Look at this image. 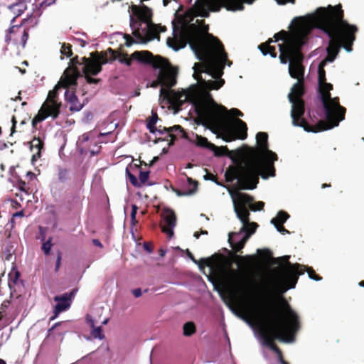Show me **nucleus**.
Returning a JSON list of instances; mask_svg holds the SVG:
<instances>
[{"label":"nucleus","mask_w":364,"mask_h":364,"mask_svg":"<svg viewBox=\"0 0 364 364\" xmlns=\"http://www.w3.org/2000/svg\"><path fill=\"white\" fill-rule=\"evenodd\" d=\"M149 176V171H139V182L141 184V186L147 181Z\"/></svg>","instance_id":"47"},{"label":"nucleus","mask_w":364,"mask_h":364,"mask_svg":"<svg viewBox=\"0 0 364 364\" xmlns=\"http://www.w3.org/2000/svg\"><path fill=\"white\" fill-rule=\"evenodd\" d=\"M70 64L71 65L65 70L60 80V85H62L63 88L77 86V80L81 76V73L77 68V65H83L82 60L80 61L78 56H75L70 59Z\"/></svg>","instance_id":"14"},{"label":"nucleus","mask_w":364,"mask_h":364,"mask_svg":"<svg viewBox=\"0 0 364 364\" xmlns=\"http://www.w3.org/2000/svg\"><path fill=\"white\" fill-rule=\"evenodd\" d=\"M203 125L212 130L221 132L222 138L230 142L235 139H245L247 136V127L245 122L234 118L230 122L225 107L216 103L208 105L201 102L198 106Z\"/></svg>","instance_id":"6"},{"label":"nucleus","mask_w":364,"mask_h":364,"mask_svg":"<svg viewBox=\"0 0 364 364\" xmlns=\"http://www.w3.org/2000/svg\"><path fill=\"white\" fill-rule=\"evenodd\" d=\"M137 210L138 208L136 205L134 204L132 205L131 220L133 225H134L136 223V215L137 213Z\"/></svg>","instance_id":"51"},{"label":"nucleus","mask_w":364,"mask_h":364,"mask_svg":"<svg viewBox=\"0 0 364 364\" xmlns=\"http://www.w3.org/2000/svg\"><path fill=\"white\" fill-rule=\"evenodd\" d=\"M277 230L282 234L284 235L286 233H289V232L283 226V224H277L274 225Z\"/></svg>","instance_id":"56"},{"label":"nucleus","mask_w":364,"mask_h":364,"mask_svg":"<svg viewBox=\"0 0 364 364\" xmlns=\"http://www.w3.org/2000/svg\"><path fill=\"white\" fill-rule=\"evenodd\" d=\"M105 52H107V54L108 53L111 54L110 61L117 59L121 63H124L127 66H130L132 65L133 59L132 58V55L129 58L127 53H117L111 48H109Z\"/></svg>","instance_id":"27"},{"label":"nucleus","mask_w":364,"mask_h":364,"mask_svg":"<svg viewBox=\"0 0 364 364\" xmlns=\"http://www.w3.org/2000/svg\"><path fill=\"white\" fill-rule=\"evenodd\" d=\"M180 48L188 44L197 58L203 63H196L193 77L202 87L203 85L201 73H205L212 77H218L223 74V69L227 64L230 66L232 62L228 58V54L222 42L213 35L207 33L205 36L194 24L185 27L180 32Z\"/></svg>","instance_id":"2"},{"label":"nucleus","mask_w":364,"mask_h":364,"mask_svg":"<svg viewBox=\"0 0 364 364\" xmlns=\"http://www.w3.org/2000/svg\"><path fill=\"white\" fill-rule=\"evenodd\" d=\"M304 272H307L308 274H309V277L311 279H314L315 281H320L321 280L322 277L317 275L314 271V269L312 268V267H306L305 266H304Z\"/></svg>","instance_id":"44"},{"label":"nucleus","mask_w":364,"mask_h":364,"mask_svg":"<svg viewBox=\"0 0 364 364\" xmlns=\"http://www.w3.org/2000/svg\"><path fill=\"white\" fill-rule=\"evenodd\" d=\"M304 93V85L302 83L297 82L294 85L291 92L288 95L289 102L292 104L291 110V117L292 124L295 127H300L308 132H319L331 129L336 126L333 122L328 120H320L316 125H310L304 118L305 112V103L302 100Z\"/></svg>","instance_id":"8"},{"label":"nucleus","mask_w":364,"mask_h":364,"mask_svg":"<svg viewBox=\"0 0 364 364\" xmlns=\"http://www.w3.org/2000/svg\"><path fill=\"white\" fill-rule=\"evenodd\" d=\"M62 259V253L60 251H58L57 252V258L55 262V271L57 272L60 267Z\"/></svg>","instance_id":"53"},{"label":"nucleus","mask_w":364,"mask_h":364,"mask_svg":"<svg viewBox=\"0 0 364 364\" xmlns=\"http://www.w3.org/2000/svg\"><path fill=\"white\" fill-rule=\"evenodd\" d=\"M196 144L197 146L206 148L210 151L216 149V146L210 142L206 137L197 135Z\"/></svg>","instance_id":"31"},{"label":"nucleus","mask_w":364,"mask_h":364,"mask_svg":"<svg viewBox=\"0 0 364 364\" xmlns=\"http://www.w3.org/2000/svg\"><path fill=\"white\" fill-rule=\"evenodd\" d=\"M157 120H158L157 114L156 112L152 113L151 117L149 118V119L148 120L147 124H146V127L151 133H153V134L156 133V124L157 122Z\"/></svg>","instance_id":"37"},{"label":"nucleus","mask_w":364,"mask_h":364,"mask_svg":"<svg viewBox=\"0 0 364 364\" xmlns=\"http://www.w3.org/2000/svg\"><path fill=\"white\" fill-rule=\"evenodd\" d=\"M30 149L33 151L36 149V152L33 154L31 161L33 164L41 157V151L44 149V141L40 137H34L30 141Z\"/></svg>","instance_id":"26"},{"label":"nucleus","mask_w":364,"mask_h":364,"mask_svg":"<svg viewBox=\"0 0 364 364\" xmlns=\"http://www.w3.org/2000/svg\"><path fill=\"white\" fill-rule=\"evenodd\" d=\"M21 26H12L7 30V34L6 35V41H11L10 34L16 32H21Z\"/></svg>","instance_id":"46"},{"label":"nucleus","mask_w":364,"mask_h":364,"mask_svg":"<svg viewBox=\"0 0 364 364\" xmlns=\"http://www.w3.org/2000/svg\"><path fill=\"white\" fill-rule=\"evenodd\" d=\"M194 8L198 16L201 17H208L209 12L207 9V5L203 0H196Z\"/></svg>","instance_id":"29"},{"label":"nucleus","mask_w":364,"mask_h":364,"mask_svg":"<svg viewBox=\"0 0 364 364\" xmlns=\"http://www.w3.org/2000/svg\"><path fill=\"white\" fill-rule=\"evenodd\" d=\"M176 98L175 99L173 96L172 97V100L171 105L176 109H180L181 107L186 102H191L195 112L203 124V119L200 116V111L198 109V106L201 102H205L208 105L216 103V102L212 97V95L208 92H206L203 96H199V93L196 91H183V92H176Z\"/></svg>","instance_id":"11"},{"label":"nucleus","mask_w":364,"mask_h":364,"mask_svg":"<svg viewBox=\"0 0 364 364\" xmlns=\"http://www.w3.org/2000/svg\"><path fill=\"white\" fill-rule=\"evenodd\" d=\"M257 252L259 254V255H262L267 257H269L271 256V252L267 250V249H264V250H257Z\"/></svg>","instance_id":"61"},{"label":"nucleus","mask_w":364,"mask_h":364,"mask_svg":"<svg viewBox=\"0 0 364 364\" xmlns=\"http://www.w3.org/2000/svg\"><path fill=\"white\" fill-rule=\"evenodd\" d=\"M60 53L62 55L70 57L73 55L72 46L70 43H63L61 46Z\"/></svg>","instance_id":"42"},{"label":"nucleus","mask_w":364,"mask_h":364,"mask_svg":"<svg viewBox=\"0 0 364 364\" xmlns=\"http://www.w3.org/2000/svg\"><path fill=\"white\" fill-rule=\"evenodd\" d=\"M126 174H127V176L128 178V179L129 180L130 183L135 187H141V184L139 183L138 179L136 178V177L132 174L131 172H130V170H129V167H127L126 168Z\"/></svg>","instance_id":"41"},{"label":"nucleus","mask_w":364,"mask_h":364,"mask_svg":"<svg viewBox=\"0 0 364 364\" xmlns=\"http://www.w3.org/2000/svg\"><path fill=\"white\" fill-rule=\"evenodd\" d=\"M132 294L136 298H138L141 296V289L140 288L134 289Z\"/></svg>","instance_id":"63"},{"label":"nucleus","mask_w":364,"mask_h":364,"mask_svg":"<svg viewBox=\"0 0 364 364\" xmlns=\"http://www.w3.org/2000/svg\"><path fill=\"white\" fill-rule=\"evenodd\" d=\"M92 329V335L94 338H98L100 339H102L104 338L101 326L94 327Z\"/></svg>","instance_id":"49"},{"label":"nucleus","mask_w":364,"mask_h":364,"mask_svg":"<svg viewBox=\"0 0 364 364\" xmlns=\"http://www.w3.org/2000/svg\"><path fill=\"white\" fill-rule=\"evenodd\" d=\"M9 9L18 16L26 9V4L25 1H21L10 5Z\"/></svg>","instance_id":"34"},{"label":"nucleus","mask_w":364,"mask_h":364,"mask_svg":"<svg viewBox=\"0 0 364 364\" xmlns=\"http://www.w3.org/2000/svg\"><path fill=\"white\" fill-rule=\"evenodd\" d=\"M164 223L161 225V230L166 233L168 238L173 235V228L176 225V216L173 210L171 209H164L161 214Z\"/></svg>","instance_id":"17"},{"label":"nucleus","mask_w":364,"mask_h":364,"mask_svg":"<svg viewBox=\"0 0 364 364\" xmlns=\"http://www.w3.org/2000/svg\"><path fill=\"white\" fill-rule=\"evenodd\" d=\"M65 95V98L70 103V110L71 112H78L82 108V105L79 102L74 92L70 93L69 91L67 90Z\"/></svg>","instance_id":"28"},{"label":"nucleus","mask_w":364,"mask_h":364,"mask_svg":"<svg viewBox=\"0 0 364 364\" xmlns=\"http://www.w3.org/2000/svg\"><path fill=\"white\" fill-rule=\"evenodd\" d=\"M311 23L301 18L298 20L292 35H289V32L282 30L274 34V40L269 38L267 42L261 43L258 48L264 55L269 54L272 58H276V48L270 45L272 42L283 41L282 43L278 45L280 54H282V50L287 52L290 44H293L296 48H301L307 42L308 36L311 33Z\"/></svg>","instance_id":"7"},{"label":"nucleus","mask_w":364,"mask_h":364,"mask_svg":"<svg viewBox=\"0 0 364 364\" xmlns=\"http://www.w3.org/2000/svg\"><path fill=\"white\" fill-rule=\"evenodd\" d=\"M337 55L331 54V53H327V56L320 63L323 65H326L328 62H333Z\"/></svg>","instance_id":"52"},{"label":"nucleus","mask_w":364,"mask_h":364,"mask_svg":"<svg viewBox=\"0 0 364 364\" xmlns=\"http://www.w3.org/2000/svg\"><path fill=\"white\" fill-rule=\"evenodd\" d=\"M159 76L162 81V86L171 88L176 84V74L171 70V65L160 68Z\"/></svg>","instance_id":"20"},{"label":"nucleus","mask_w":364,"mask_h":364,"mask_svg":"<svg viewBox=\"0 0 364 364\" xmlns=\"http://www.w3.org/2000/svg\"><path fill=\"white\" fill-rule=\"evenodd\" d=\"M289 218V215L283 210L278 212L277 217L271 220V223L274 225L277 224H284Z\"/></svg>","instance_id":"35"},{"label":"nucleus","mask_w":364,"mask_h":364,"mask_svg":"<svg viewBox=\"0 0 364 364\" xmlns=\"http://www.w3.org/2000/svg\"><path fill=\"white\" fill-rule=\"evenodd\" d=\"M246 313L251 318L262 319L271 325L268 333L263 335L264 343L277 354L278 358L282 356V352L274 343V340L291 342L300 328L299 316L288 301L280 297L276 301L263 302L256 309L247 307Z\"/></svg>","instance_id":"3"},{"label":"nucleus","mask_w":364,"mask_h":364,"mask_svg":"<svg viewBox=\"0 0 364 364\" xmlns=\"http://www.w3.org/2000/svg\"><path fill=\"white\" fill-rule=\"evenodd\" d=\"M74 296V291L70 293H65L62 296H55L54 301H57V304L54 308V315L50 317V320H54L63 311H65L70 306L72 298Z\"/></svg>","instance_id":"18"},{"label":"nucleus","mask_w":364,"mask_h":364,"mask_svg":"<svg viewBox=\"0 0 364 364\" xmlns=\"http://www.w3.org/2000/svg\"><path fill=\"white\" fill-rule=\"evenodd\" d=\"M85 75L86 82L88 84H97L100 81V80L98 78L92 77L90 76L91 75Z\"/></svg>","instance_id":"54"},{"label":"nucleus","mask_w":364,"mask_h":364,"mask_svg":"<svg viewBox=\"0 0 364 364\" xmlns=\"http://www.w3.org/2000/svg\"><path fill=\"white\" fill-rule=\"evenodd\" d=\"M132 11L137 16L138 19L146 23V25L150 24L152 22V11L150 8L146 6V5H142L139 7L136 5L132 6Z\"/></svg>","instance_id":"21"},{"label":"nucleus","mask_w":364,"mask_h":364,"mask_svg":"<svg viewBox=\"0 0 364 364\" xmlns=\"http://www.w3.org/2000/svg\"><path fill=\"white\" fill-rule=\"evenodd\" d=\"M52 247V237H49L46 242L43 243L41 249L46 255H48L50 253Z\"/></svg>","instance_id":"43"},{"label":"nucleus","mask_w":364,"mask_h":364,"mask_svg":"<svg viewBox=\"0 0 364 364\" xmlns=\"http://www.w3.org/2000/svg\"><path fill=\"white\" fill-rule=\"evenodd\" d=\"M11 122H12V127L11 129V135H13L16 132V123H17L15 116L12 117Z\"/></svg>","instance_id":"60"},{"label":"nucleus","mask_w":364,"mask_h":364,"mask_svg":"<svg viewBox=\"0 0 364 364\" xmlns=\"http://www.w3.org/2000/svg\"><path fill=\"white\" fill-rule=\"evenodd\" d=\"M289 258L290 256L285 255L275 259L277 263L281 265L279 269L277 283L282 288V292L294 288L299 276L304 274L303 265L298 263L291 264L289 262Z\"/></svg>","instance_id":"10"},{"label":"nucleus","mask_w":364,"mask_h":364,"mask_svg":"<svg viewBox=\"0 0 364 364\" xmlns=\"http://www.w3.org/2000/svg\"><path fill=\"white\" fill-rule=\"evenodd\" d=\"M188 181L190 183H194L195 185V189L197 188V186H198V182L197 181H193V179L191 178H188ZM196 190H190L188 193L187 192H183V191H176V194L178 196H186L188 194H191L195 192Z\"/></svg>","instance_id":"45"},{"label":"nucleus","mask_w":364,"mask_h":364,"mask_svg":"<svg viewBox=\"0 0 364 364\" xmlns=\"http://www.w3.org/2000/svg\"><path fill=\"white\" fill-rule=\"evenodd\" d=\"M256 140L257 148L245 146L243 151L236 152L242 161L235 166H230L225 173V181L232 183L237 179L241 190L256 188L259 176L264 179L275 176L274 162L278 157L268 148V134L258 132Z\"/></svg>","instance_id":"1"},{"label":"nucleus","mask_w":364,"mask_h":364,"mask_svg":"<svg viewBox=\"0 0 364 364\" xmlns=\"http://www.w3.org/2000/svg\"><path fill=\"white\" fill-rule=\"evenodd\" d=\"M216 263L217 259L214 257V256H212L210 257L200 259L198 262V265L200 268L208 267L213 269L216 265Z\"/></svg>","instance_id":"36"},{"label":"nucleus","mask_w":364,"mask_h":364,"mask_svg":"<svg viewBox=\"0 0 364 364\" xmlns=\"http://www.w3.org/2000/svg\"><path fill=\"white\" fill-rule=\"evenodd\" d=\"M67 206L70 210L80 209L82 208V203L80 196L75 195L73 196L70 200L67 201Z\"/></svg>","instance_id":"33"},{"label":"nucleus","mask_w":364,"mask_h":364,"mask_svg":"<svg viewBox=\"0 0 364 364\" xmlns=\"http://www.w3.org/2000/svg\"><path fill=\"white\" fill-rule=\"evenodd\" d=\"M159 85H161L162 86V81H161V79L159 75H158L157 79L154 80L151 82V87H154V88H156Z\"/></svg>","instance_id":"58"},{"label":"nucleus","mask_w":364,"mask_h":364,"mask_svg":"<svg viewBox=\"0 0 364 364\" xmlns=\"http://www.w3.org/2000/svg\"><path fill=\"white\" fill-rule=\"evenodd\" d=\"M86 320H87V323L90 326V327L92 328L95 327V322H94V320L92 318V316L87 315V317H86Z\"/></svg>","instance_id":"62"},{"label":"nucleus","mask_w":364,"mask_h":364,"mask_svg":"<svg viewBox=\"0 0 364 364\" xmlns=\"http://www.w3.org/2000/svg\"><path fill=\"white\" fill-rule=\"evenodd\" d=\"M176 92L171 90V88L164 87V86L160 90V97H162L164 100H166L169 104H171L172 100V97L176 99Z\"/></svg>","instance_id":"32"},{"label":"nucleus","mask_w":364,"mask_h":364,"mask_svg":"<svg viewBox=\"0 0 364 364\" xmlns=\"http://www.w3.org/2000/svg\"><path fill=\"white\" fill-rule=\"evenodd\" d=\"M311 23L329 37L327 53L337 55L342 47L347 52L352 50L358 29L356 26L349 24L344 19V12L341 4L318 8L316 14L311 17Z\"/></svg>","instance_id":"5"},{"label":"nucleus","mask_w":364,"mask_h":364,"mask_svg":"<svg viewBox=\"0 0 364 364\" xmlns=\"http://www.w3.org/2000/svg\"><path fill=\"white\" fill-rule=\"evenodd\" d=\"M58 179L61 183H65L69 179V171L65 168L60 167L58 172Z\"/></svg>","instance_id":"39"},{"label":"nucleus","mask_w":364,"mask_h":364,"mask_svg":"<svg viewBox=\"0 0 364 364\" xmlns=\"http://www.w3.org/2000/svg\"><path fill=\"white\" fill-rule=\"evenodd\" d=\"M304 56L301 53V48H296L293 44L289 46L287 52L282 51L279 55L282 63L286 64L289 61V72L291 77L300 80L304 75V68L301 65Z\"/></svg>","instance_id":"12"},{"label":"nucleus","mask_w":364,"mask_h":364,"mask_svg":"<svg viewBox=\"0 0 364 364\" xmlns=\"http://www.w3.org/2000/svg\"><path fill=\"white\" fill-rule=\"evenodd\" d=\"M124 38L126 40L125 46L127 47L131 46L136 41L128 34L124 35Z\"/></svg>","instance_id":"55"},{"label":"nucleus","mask_w":364,"mask_h":364,"mask_svg":"<svg viewBox=\"0 0 364 364\" xmlns=\"http://www.w3.org/2000/svg\"><path fill=\"white\" fill-rule=\"evenodd\" d=\"M62 87V85H60V82L58 85L55 87V89L50 91L48 95V97L46 100V102L43 105H46V107L48 108L50 111L57 110L58 114H60V109L61 107V102H58L57 100L58 98V92L57 90L58 87Z\"/></svg>","instance_id":"22"},{"label":"nucleus","mask_w":364,"mask_h":364,"mask_svg":"<svg viewBox=\"0 0 364 364\" xmlns=\"http://www.w3.org/2000/svg\"><path fill=\"white\" fill-rule=\"evenodd\" d=\"M55 1V0H50L49 1H48L47 0H43L41 4H40V7L42 8V9H44L53 4H54Z\"/></svg>","instance_id":"59"},{"label":"nucleus","mask_w":364,"mask_h":364,"mask_svg":"<svg viewBox=\"0 0 364 364\" xmlns=\"http://www.w3.org/2000/svg\"><path fill=\"white\" fill-rule=\"evenodd\" d=\"M278 4L284 5L287 3L294 4L295 0H276Z\"/></svg>","instance_id":"64"},{"label":"nucleus","mask_w":364,"mask_h":364,"mask_svg":"<svg viewBox=\"0 0 364 364\" xmlns=\"http://www.w3.org/2000/svg\"><path fill=\"white\" fill-rule=\"evenodd\" d=\"M228 112L233 116H237V117H242L243 116V113L237 108H232V109H230V111Z\"/></svg>","instance_id":"57"},{"label":"nucleus","mask_w":364,"mask_h":364,"mask_svg":"<svg viewBox=\"0 0 364 364\" xmlns=\"http://www.w3.org/2000/svg\"><path fill=\"white\" fill-rule=\"evenodd\" d=\"M221 76L218 77H214L215 80H209L203 81V85L202 89L203 90L201 94H199V96H203L206 92L210 93V90H218L221 87L223 86L225 83V80L220 78Z\"/></svg>","instance_id":"25"},{"label":"nucleus","mask_w":364,"mask_h":364,"mask_svg":"<svg viewBox=\"0 0 364 364\" xmlns=\"http://www.w3.org/2000/svg\"><path fill=\"white\" fill-rule=\"evenodd\" d=\"M325 65L319 63L318 68V93L321 101L326 119L338 126L340 122L345 119L346 109L340 105L339 97H331L330 91L333 85L326 82Z\"/></svg>","instance_id":"9"},{"label":"nucleus","mask_w":364,"mask_h":364,"mask_svg":"<svg viewBox=\"0 0 364 364\" xmlns=\"http://www.w3.org/2000/svg\"><path fill=\"white\" fill-rule=\"evenodd\" d=\"M28 29L24 28L22 32V35H21V41H20V43L23 46V47L25 46V45L28 41Z\"/></svg>","instance_id":"50"},{"label":"nucleus","mask_w":364,"mask_h":364,"mask_svg":"<svg viewBox=\"0 0 364 364\" xmlns=\"http://www.w3.org/2000/svg\"><path fill=\"white\" fill-rule=\"evenodd\" d=\"M46 105H42L38 114L32 119V126L36 127L37 124L41 122L48 117H51L53 119H56L59 116L57 110L50 111L46 107Z\"/></svg>","instance_id":"24"},{"label":"nucleus","mask_w":364,"mask_h":364,"mask_svg":"<svg viewBox=\"0 0 364 364\" xmlns=\"http://www.w3.org/2000/svg\"><path fill=\"white\" fill-rule=\"evenodd\" d=\"M132 58L139 63L151 64L155 69L170 66V63L167 59L160 55L154 56L148 50L134 51L132 54Z\"/></svg>","instance_id":"15"},{"label":"nucleus","mask_w":364,"mask_h":364,"mask_svg":"<svg viewBox=\"0 0 364 364\" xmlns=\"http://www.w3.org/2000/svg\"><path fill=\"white\" fill-rule=\"evenodd\" d=\"M132 34L136 38H137L139 41V42L143 43L148 42L146 38H145V36L141 33L139 28H137L136 29L134 30Z\"/></svg>","instance_id":"48"},{"label":"nucleus","mask_w":364,"mask_h":364,"mask_svg":"<svg viewBox=\"0 0 364 364\" xmlns=\"http://www.w3.org/2000/svg\"><path fill=\"white\" fill-rule=\"evenodd\" d=\"M253 199L254 198L251 196ZM254 200L251 201L250 203L246 205V208L249 206L250 209L252 211L262 210L264 208V203L262 201H258L253 203ZM248 210V209H247Z\"/></svg>","instance_id":"40"},{"label":"nucleus","mask_w":364,"mask_h":364,"mask_svg":"<svg viewBox=\"0 0 364 364\" xmlns=\"http://www.w3.org/2000/svg\"><path fill=\"white\" fill-rule=\"evenodd\" d=\"M196 325L193 322L189 321L183 325V334L186 336H191L196 332Z\"/></svg>","instance_id":"38"},{"label":"nucleus","mask_w":364,"mask_h":364,"mask_svg":"<svg viewBox=\"0 0 364 364\" xmlns=\"http://www.w3.org/2000/svg\"><path fill=\"white\" fill-rule=\"evenodd\" d=\"M255 0H212L211 11L218 12L222 7L228 11H236L244 10V4H252Z\"/></svg>","instance_id":"16"},{"label":"nucleus","mask_w":364,"mask_h":364,"mask_svg":"<svg viewBox=\"0 0 364 364\" xmlns=\"http://www.w3.org/2000/svg\"><path fill=\"white\" fill-rule=\"evenodd\" d=\"M90 58L83 57L82 73L84 75H97L102 70V65L109 62L107 52L95 51L90 53Z\"/></svg>","instance_id":"13"},{"label":"nucleus","mask_w":364,"mask_h":364,"mask_svg":"<svg viewBox=\"0 0 364 364\" xmlns=\"http://www.w3.org/2000/svg\"><path fill=\"white\" fill-rule=\"evenodd\" d=\"M145 38H146L148 41H151L156 38H159V31L156 24L151 23L146 25Z\"/></svg>","instance_id":"30"},{"label":"nucleus","mask_w":364,"mask_h":364,"mask_svg":"<svg viewBox=\"0 0 364 364\" xmlns=\"http://www.w3.org/2000/svg\"><path fill=\"white\" fill-rule=\"evenodd\" d=\"M212 151H213L214 155L215 156H228L235 163L234 166L237 165V163L242 161V160L237 156V154L236 153L237 151H243L242 149H237L235 151H230L226 146H216V149H212Z\"/></svg>","instance_id":"23"},{"label":"nucleus","mask_w":364,"mask_h":364,"mask_svg":"<svg viewBox=\"0 0 364 364\" xmlns=\"http://www.w3.org/2000/svg\"><path fill=\"white\" fill-rule=\"evenodd\" d=\"M156 132H158L159 134H166V136L163 139V140L168 141V137L170 138V141L168 145L171 146L174 144V141L177 139V135L175 133H179L181 134V136H185L186 133L183 131V129L180 125H174L171 127H166L162 126L156 127Z\"/></svg>","instance_id":"19"},{"label":"nucleus","mask_w":364,"mask_h":364,"mask_svg":"<svg viewBox=\"0 0 364 364\" xmlns=\"http://www.w3.org/2000/svg\"><path fill=\"white\" fill-rule=\"evenodd\" d=\"M230 193L232 198L234 210L243 225L242 230H246L248 225L252 227L251 230H247L248 232L237 242H235V238L239 235V233L230 232L228 237L230 247L235 252H230V255L239 263L240 272L242 276L237 284V288L241 292L251 293L258 287V284L253 277V272L259 265V257L256 255L241 256L237 255L236 252H242L250 236L256 231L258 227L256 223L250 222V212L246 208V205L252 201L253 198L251 196L239 191H230Z\"/></svg>","instance_id":"4"}]
</instances>
